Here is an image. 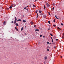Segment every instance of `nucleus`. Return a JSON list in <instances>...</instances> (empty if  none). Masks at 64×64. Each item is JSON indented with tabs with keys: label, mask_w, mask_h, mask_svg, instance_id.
I'll list each match as a JSON object with an SVG mask.
<instances>
[{
	"label": "nucleus",
	"mask_w": 64,
	"mask_h": 64,
	"mask_svg": "<svg viewBox=\"0 0 64 64\" xmlns=\"http://www.w3.org/2000/svg\"><path fill=\"white\" fill-rule=\"evenodd\" d=\"M53 26H54V27H56V25L55 24H54L53 25Z\"/></svg>",
	"instance_id": "nucleus-19"
},
{
	"label": "nucleus",
	"mask_w": 64,
	"mask_h": 64,
	"mask_svg": "<svg viewBox=\"0 0 64 64\" xmlns=\"http://www.w3.org/2000/svg\"><path fill=\"white\" fill-rule=\"evenodd\" d=\"M36 13H37L38 12V10H36Z\"/></svg>",
	"instance_id": "nucleus-26"
},
{
	"label": "nucleus",
	"mask_w": 64,
	"mask_h": 64,
	"mask_svg": "<svg viewBox=\"0 0 64 64\" xmlns=\"http://www.w3.org/2000/svg\"><path fill=\"white\" fill-rule=\"evenodd\" d=\"M16 26H18V23H16Z\"/></svg>",
	"instance_id": "nucleus-6"
},
{
	"label": "nucleus",
	"mask_w": 64,
	"mask_h": 64,
	"mask_svg": "<svg viewBox=\"0 0 64 64\" xmlns=\"http://www.w3.org/2000/svg\"><path fill=\"white\" fill-rule=\"evenodd\" d=\"M52 10H54V8L53 7L52 8Z\"/></svg>",
	"instance_id": "nucleus-35"
},
{
	"label": "nucleus",
	"mask_w": 64,
	"mask_h": 64,
	"mask_svg": "<svg viewBox=\"0 0 64 64\" xmlns=\"http://www.w3.org/2000/svg\"><path fill=\"white\" fill-rule=\"evenodd\" d=\"M48 14L49 15H50L51 14H50V13L49 12H48Z\"/></svg>",
	"instance_id": "nucleus-24"
},
{
	"label": "nucleus",
	"mask_w": 64,
	"mask_h": 64,
	"mask_svg": "<svg viewBox=\"0 0 64 64\" xmlns=\"http://www.w3.org/2000/svg\"><path fill=\"white\" fill-rule=\"evenodd\" d=\"M10 38H12V37H10Z\"/></svg>",
	"instance_id": "nucleus-50"
},
{
	"label": "nucleus",
	"mask_w": 64,
	"mask_h": 64,
	"mask_svg": "<svg viewBox=\"0 0 64 64\" xmlns=\"http://www.w3.org/2000/svg\"><path fill=\"white\" fill-rule=\"evenodd\" d=\"M13 4H11V6H12V7H13Z\"/></svg>",
	"instance_id": "nucleus-25"
},
{
	"label": "nucleus",
	"mask_w": 64,
	"mask_h": 64,
	"mask_svg": "<svg viewBox=\"0 0 64 64\" xmlns=\"http://www.w3.org/2000/svg\"><path fill=\"white\" fill-rule=\"evenodd\" d=\"M40 15H41V16L43 15V13H42L40 14Z\"/></svg>",
	"instance_id": "nucleus-16"
},
{
	"label": "nucleus",
	"mask_w": 64,
	"mask_h": 64,
	"mask_svg": "<svg viewBox=\"0 0 64 64\" xmlns=\"http://www.w3.org/2000/svg\"><path fill=\"white\" fill-rule=\"evenodd\" d=\"M36 16L37 17H38V16H39L38 15V14H37V15H36Z\"/></svg>",
	"instance_id": "nucleus-14"
},
{
	"label": "nucleus",
	"mask_w": 64,
	"mask_h": 64,
	"mask_svg": "<svg viewBox=\"0 0 64 64\" xmlns=\"http://www.w3.org/2000/svg\"><path fill=\"white\" fill-rule=\"evenodd\" d=\"M51 38L52 39V40H53V38H52V37H51Z\"/></svg>",
	"instance_id": "nucleus-39"
},
{
	"label": "nucleus",
	"mask_w": 64,
	"mask_h": 64,
	"mask_svg": "<svg viewBox=\"0 0 64 64\" xmlns=\"http://www.w3.org/2000/svg\"><path fill=\"white\" fill-rule=\"evenodd\" d=\"M11 23H12V22H11Z\"/></svg>",
	"instance_id": "nucleus-53"
},
{
	"label": "nucleus",
	"mask_w": 64,
	"mask_h": 64,
	"mask_svg": "<svg viewBox=\"0 0 64 64\" xmlns=\"http://www.w3.org/2000/svg\"><path fill=\"white\" fill-rule=\"evenodd\" d=\"M39 12L40 13H41V12H42V11L40 10H39Z\"/></svg>",
	"instance_id": "nucleus-11"
},
{
	"label": "nucleus",
	"mask_w": 64,
	"mask_h": 64,
	"mask_svg": "<svg viewBox=\"0 0 64 64\" xmlns=\"http://www.w3.org/2000/svg\"><path fill=\"white\" fill-rule=\"evenodd\" d=\"M50 44H51V43L50 42Z\"/></svg>",
	"instance_id": "nucleus-51"
},
{
	"label": "nucleus",
	"mask_w": 64,
	"mask_h": 64,
	"mask_svg": "<svg viewBox=\"0 0 64 64\" xmlns=\"http://www.w3.org/2000/svg\"><path fill=\"white\" fill-rule=\"evenodd\" d=\"M55 17H56V19H58V20L59 19V18H57V17L56 16H55Z\"/></svg>",
	"instance_id": "nucleus-13"
},
{
	"label": "nucleus",
	"mask_w": 64,
	"mask_h": 64,
	"mask_svg": "<svg viewBox=\"0 0 64 64\" xmlns=\"http://www.w3.org/2000/svg\"><path fill=\"white\" fill-rule=\"evenodd\" d=\"M15 29L16 30H17L18 31V32L19 31L18 30V29L16 28V27L15 28Z\"/></svg>",
	"instance_id": "nucleus-7"
},
{
	"label": "nucleus",
	"mask_w": 64,
	"mask_h": 64,
	"mask_svg": "<svg viewBox=\"0 0 64 64\" xmlns=\"http://www.w3.org/2000/svg\"><path fill=\"white\" fill-rule=\"evenodd\" d=\"M54 22H55V19H54Z\"/></svg>",
	"instance_id": "nucleus-29"
},
{
	"label": "nucleus",
	"mask_w": 64,
	"mask_h": 64,
	"mask_svg": "<svg viewBox=\"0 0 64 64\" xmlns=\"http://www.w3.org/2000/svg\"><path fill=\"white\" fill-rule=\"evenodd\" d=\"M33 7H35V5H34V4L33 5Z\"/></svg>",
	"instance_id": "nucleus-40"
},
{
	"label": "nucleus",
	"mask_w": 64,
	"mask_h": 64,
	"mask_svg": "<svg viewBox=\"0 0 64 64\" xmlns=\"http://www.w3.org/2000/svg\"><path fill=\"white\" fill-rule=\"evenodd\" d=\"M61 25H62V26H63V24H62V23H61L60 24Z\"/></svg>",
	"instance_id": "nucleus-27"
},
{
	"label": "nucleus",
	"mask_w": 64,
	"mask_h": 64,
	"mask_svg": "<svg viewBox=\"0 0 64 64\" xmlns=\"http://www.w3.org/2000/svg\"><path fill=\"white\" fill-rule=\"evenodd\" d=\"M56 48V46H54V48Z\"/></svg>",
	"instance_id": "nucleus-36"
},
{
	"label": "nucleus",
	"mask_w": 64,
	"mask_h": 64,
	"mask_svg": "<svg viewBox=\"0 0 64 64\" xmlns=\"http://www.w3.org/2000/svg\"><path fill=\"white\" fill-rule=\"evenodd\" d=\"M48 23L49 24H50V21H48Z\"/></svg>",
	"instance_id": "nucleus-28"
},
{
	"label": "nucleus",
	"mask_w": 64,
	"mask_h": 64,
	"mask_svg": "<svg viewBox=\"0 0 64 64\" xmlns=\"http://www.w3.org/2000/svg\"><path fill=\"white\" fill-rule=\"evenodd\" d=\"M43 37H44H44H45V36H43Z\"/></svg>",
	"instance_id": "nucleus-48"
},
{
	"label": "nucleus",
	"mask_w": 64,
	"mask_h": 64,
	"mask_svg": "<svg viewBox=\"0 0 64 64\" xmlns=\"http://www.w3.org/2000/svg\"><path fill=\"white\" fill-rule=\"evenodd\" d=\"M25 27H26V26H25Z\"/></svg>",
	"instance_id": "nucleus-52"
},
{
	"label": "nucleus",
	"mask_w": 64,
	"mask_h": 64,
	"mask_svg": "<svg viewBox=\"0 0 64 64\" xmlns=\"http://www.w3.org/2000/svg\"><path fill=\"white\" fill-rule=\"evenodd\" d=\"M55 44V43L54 42L52 43V44H53V45H54V44Z\"/></svg>",
	"instance_id": "nucleus-34"
},
{
	"label": "nucleus",
	"mask_w": 64,
	"mask_h": 64,
	"mask_svg": "<svg viewBox=\"0 0 64 64\" xmlns=\"http://www.w3.org/2000/svg\"><path fill=\"white\" fill-rule=\"evenodd\" d=\"M44 9H46V7H45V5L44 6Z\"/></svg>",
	"instance_id": "nucleus-12"
},
{
	"label": "nucleus",
	"mask_w": 64,
	"mask_h": 64,
	"mask_svg": "<svg viewBox=\"0 0 64 64\" xmlns=\"http://www.w3.org/2000/svg\"><path fill=\"white\" fill-rule=\"evenodd\" d=\"M44 59L45 60H46L47 59V56H45L44 58Z\"/></svg>",
	"instance_id": "nucleus-4"
},
{
	"label": "nucleus",
	"mask_w": 64,
	"mask_h": 64,
	"mask_svg": "<svg viewBox=\"0 0 64 64\" xmlns=\"http://www.w3.org/2000/svg\"><path fill=\"white\" fill-rule=\"evenodd\" d=\"M21 19H18V20L17 21H21Z\"/></svg>",
	"instance_id": "nucleus-8"
},
{
	"label": "nucleus",
	"mask_w": 64,
	"mask_h": 64,
	"mask_svg": "<svg viewBox=\"0 0 64 64\" xmlns=\"http://www.w3.org/2000/svg\"><path fill=\"white\" fill-rule=\"evenodd\" d=\"M12 23H14V22L13 21H12Z\"/></svg>",
	"instance_id": "nucleus-32"
},
{
	"label": "nucleus",
	"mask_w": 64,
	"mask_h": 64,
	"mask_svg": "<svg viewBox=\"0 0 64 64\" xmlns=\"http://www.w3.org/2000/svg\"><path fill=\"white\" fill-rule=\"evenodd\" d=\"M58 29H60V30H61V29H60V28H59V27H58Z\"/></svg>",
	"instance_id": "nucleus-30"
},
{
	"label": "nucleus",
	"mask_w": 64,
	"mask_h": 64,
	"mask_svg": "<svg viewBox=\"0 0 64 64\" xmlns=\"http://www.w3.org/2000/svg\"><path fill=\"white\" fill-rule=\"evenodd\" d=\"M60 57H61V58H62V56H61Z\"/></svg>",
	"instance_id": "nucleus-47"
},
{
	"label": "nucleus",
	"mask_w": 64,
	"mask_h": 64,
	"mask_svg": "<svg viewBox=\"0 0 64 64\" xmlns=\"http://www.w3.org/2000/svg\"><path fill=\"white\" fill-rule=\"evenodd\" d=\"M64 38V36H62V38Z\"/></svg>",
	"instance_id": "nucleus-42"
},
{
	"label": "nucleus",
	"mask_w": 64,
	"mask_h": 64,
	"mask_svg": "<svg viewBox=\"0 0 64 64\" xmlns=\"http://www.w3.org/2000/svg\"><path fill=\"white\" fill-rule=\"evenodd\" d=\"M13 5L14 6V7H15V6H16V4H13Z\"/></svg>",
	"instance_id": "nucleus-21"
},
{
	"label": "nucleus",
	"mask_w": 64,
	"mask_h": 64,
	"mask_svg": "<svg viewBox=\"0 0 64 64\" xmlns=\"http://www.w3.org/2000/svg\"><path fill=\"white\" fill-rule=\"evenodd\" d=\"M52 43H53V40H52Z\"/></svg>",
	"instance_id": "nucleus-31"
},
{
	"label": "nucleus",
	"mask_w": 64,
	"mask_h": 64,
	"mask_svg": "<svg viewBox=\"0 0 64 64\" xmlns=\"http://www.w3.org/2000/svg\"><path fill=\"white\" fill-rule=\"evenodd\" d=\"M16 21H17V18L16 17H15V20L14 22V24H15V23H16Z\"/></svg>",
	"instance_id": "nucleus-1"
},
{
	"label": "nucleus",
	"mask_w": 64,
	"mask_h": 64,
	"mask_svg": "<svg viewBox=\"0 0 64 64\" xmlns=\"http://www.w3.org/2000/svg\"><path fill=\"white\" fill-rule=\"evenodd\" d=\"M50 34L51 35V36H53V34Z\"/></svg>",
	"instance_id": "nucleus-18"
},
{
	"label": "nucleus",
	"mask_w": 64,
	"mask_h": 64,
	"mask_svg": "<svg viewBox=\"0 0 64 64\" xmlns=\"http://www.w3.org/2000/svg\"><path fill=\"white\" fill-rule=\"evenodd\" d=\"M31 23L32 24H33V22H31Z\"/></svg>",
	"instance_id": "nucleus-43"
},
{
	"label": "nucleus",
	"mask_w": 64,
	"mask_h": 64,
	"mask_svg": "<svg viewBox=\"0 0 64 64\" xmlns=\"http://www.w3.org/2000/svg\"><path fill=\"white\" fill-rule=\"evenodd\" d=\"M38 0H35L34 1V2H36V1H37Z\"/></svg>",
	"instance_id": "nucleus-37"
},
{
	"label": "nucleus",
	"mask_w": 64,
	"mask_h": 64,
	"mask_svg": "<svg viewBox=\"0 0 64 64\" xmlns=\"http://www.w3.org/2000/svg\"><path fill=\"white\" fill-rule=\"evenodd\" d=\"M42 35H40V37H42Z\"/></svg>",
	"instance_id": "nucleus-33"
},
{
	"label": "nucleus",
	"mask_w": 64,
	"mask_h": 64,
	"mask_svg": "<svg viewBox=\"0 0 64 64\" xmlns=\"http://www.w3.org/2000/svg\"><path fill=\"white\" fill-rule=\"evenodd\" d=\"M9 8L10 9H11L12 8V6H10V7H9Z\"/></svg>",
	"instance_id": "nucleus-17"
},
{
	"label": "nucleus",
	"mask_w": 64,
	"mask_h": 64,
	"mask_svg": "<svg viewBox=\"0 0 64 64\" xmlns=\"http://www.w3.org/2000/svg\"><path fill=\"white\" fill-rule=\"evenodd\" d=\"M26 10H27V11H28V9L27 8V9H26Z\"/></svg>",
	"instance_id": "nucleus-41"
},
{
	"label": "nucleus",
	"mask_w": 64,
	"mask_h": 64,
	"mask_svg": "<svg viewBox=\"0 0 64 64\" xmlns=\"http://www.w3.org/2000/svg\"><path fill=\"white\" fill-rule=\"evenodd\" d=\"M58 40V39H57L56 40V41H57Z\"/></svg>",
	"instance_id": "nucleus-45"
},
{
	"label": "nucleus",
	"mask_w": 64,
	"mask_h": 64,
	"mask_svg": "<svg viewBox=\"0 0 64 64\" xmlns=\"http://www.w3.org/2000/svg\"><path fill=\"white\" fill-rule=\"evenodd\" d=\"M50 28H49L48 29V30H50Z\"/></svg>",
	"instance_id": "nucleus-44"
},
{
	"label": "nucleus",
	"mask_w": 64,
	"mask_h": 64,
	"mask_svg": "<svg viewBox=\"0 0 64 64\" xmlns=\"http://www.w3.org/2000/svg\"><path fill=\"white\" fill-rule=\"evenodd\" d=\"M26 8H27V7H26L24 8V9L26 10Z\"/></svg>",
	"instance_id": "nucleus-22"
},
{
	"label": "nucleus",
	"mask_w": 64,
	"mask_h": 64,
	"mask_svg": "<svg viewBox=\"0 0 64 64\" xmlns=\"http://www.w3.org/2000/svg\"><path fill=\"white\" fill-rule=\"evenodd\" d=\"M26 7H28V6H26Z\"/></svg>",
	"instance_id": "nucleus-49"
},
{
	"label": "nucleus",
	"mask_w": 64,
	"mask_h": 64,
	"mask_svg": "<svg viewBox=\"0 0 64 64\" xmlns=\"http://www.w3.org/2000/svg\"><path fill=\"white\" fill-rule=\"evenodd\" d=\"M46 5L47 7H49V6H50V4H49L47 3L46 4Z\"/></svg>",
	"instance_id": "nucleus-2"
},
{
	"label": "nucleus",
	"mask_w": 64,
	"mask_h": 64,
	"mask_svg": "<svg viewBox=\"0 0 64 64\" xmlns=\"http://www.w3.org/2000/svg\"><path fill=\"white\" fill-rule=\"evenodd\" d=\"M47 51H49V49H47Z\"/></svg>",
	"instance_id": "nucleus-23"
},
{
	"label": "nucleus",
	"mask_w": 64,
	"mask_h": 64,
	"mask_svg": "<svg viewBox=\"0 0 64 64\" xmlns=\"http://www.w3.org/2000/svg\"><path fill=\"white\" fill-rule=\"evenodd\" d=\"M47 44H49V42H47Z\"/></svg>",
	"instance_id": "nucleus-38"
},
{
	"label": "nucleus",
	"mask_w": 64,
	"mask_h": 64,
	"mask_svg": "<svg viewBox=\"0 0 64 64\" xmlns=\"http://www.w3.org/2000/svg\"><path fill=\"white\" fill-rule=\"evenodd\" d=\"M24 34L25 35H26V34L25 33V34Z\"/></svg>",
	"instance_id": "nucleus-46"
},
{
	"label": "nucleus",
	"mask_w": 64,
	"mask_h": 64,
	"mask_svg": "<svg viewBox=\"0 0 64 64\" xmlns=\"http://www.w3.org/2000/svg\"><path fill=\"white\" fill-rule=\"evenodd\" d=\"M34 27L36 28V25H34Z\"/></svg>",
	"instance_id": "nucleus-20"
},
{
	"label": "nucleus",
	"mask_w": 64,
	"mask_h": 64,
	"mask_svg": "<svg viewBox=\"0 0 64 64\" xmlns=\"http://www.w3.org/2000/svg\"><path fill=\"white\" fill-rule=\"evenodd\" d=\"M43 17L44 18H46V16L45 15H44L43 16Z\"/></svg>",
	"instance_id": "nucleus-9"
},
{
	"label": "nucleus",
	"mask_w": 64,
	"mask_h": 64,
	"mask_svg": "<svg viewBox=\"0 0 64 64\" xmlns=\"http://www.w3.org/2000/svg\"><path fill=\"white\" fill-rule=\"evenodd\" d=\"M22 22H26V20H22Z\"/></svg>",
	"instance_id": "nucleus-10"
},
{
	"label": "nucleus",
	"mask_w": 64,
	"mask_h": 64,
	"mask_svg": "<svg viewBox=\"0 0 64 64\" xmlns=\"http://www.w3.org/2000/svg\"><path fill=\"white\" fill-rule=\"evenodd\" d=\"M23 27H22V28L21 29V31H22L23 30Z\"/></svg>",
	"instance_id": "nucleus-15"
},
{
	"label": "nucleus",
	"mask_w": 64,
	"mask_h": 64,
	"mask_svg": "<svg viewBox=\"0 0 64 64\" xmlns=\"http://www.w3.org/2000/svg\"><path fill=\"white\" fill-rule=\"evenodd\" d=\"M35 31H39V30L36 29L35 30Z\"/></svg>",
	"instance_id": "nucleus-3"
},
{
	"label": "nucleus",
	"mask_w": 64,
	"mask_h": 64,
	"mask_svg": "<svg viewBox=\"0 0 64 64\" xmlns=\"http://www.w3.org/2000/svg\"><path fill=\"white\" fill-rule=\"evenodd\" d=\"M3 24H4V25H6V22H3Z\"/></svg>",
	"instance_id": "nucleus-5"
}]
</instances>
